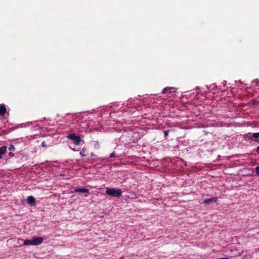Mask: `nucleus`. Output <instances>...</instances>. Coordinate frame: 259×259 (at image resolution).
<instances>
[{"label":"nucleus","mask_w":259,"mask_h":259,"mask_svg":"<svg viewBox=\"0 0 259 259\" xmlns=\"http://www.w3.org/2000/svg\"><path fill=\"white\" fill-rule=\"evenodd\" d=\"M78 119H79V116L77 117V113L68 114L63 116L61 121L64 123L66 126L70 127L71 125H74L76 127L78 124V122H77Z\"/></svg>","instance_id":"obj_1"},{"label":"nucleus","mask_w":259,"mask_h":259,"mask_svg":"<svg viewBox=\"0 0 259 259\" xmlns=\"http://www.w3.org/2000/svg\"><path fill=\"white\" fill-rule=\"evenodd\" d=\"M131 143H135L143 136V132L141 129L129 130Z\"/></svg>","instance_id":"obj_2"},{"label":"nucleus","mask_w":259,"mask_h":259,"mask_svg":"<svg viewBox=\"0 0 259 259\" xmlns=\"http://www.w3.org/2000/svg\"><path fill=\"white\" fill-rule=\"evenodd\" d=\"M106 194L111 197L119 198L122 195V191L120 189L108 188L106 189Z\"/></svg>","instance_id":"obj_3"},{"label":"nucleus","mask_w":259,"mask_h":259,"mask_svg":"<svg viewBox=\"0 0 259 259\" xmlns=\"http://www.w3.org/2000/svg\"><path fill=\"white\" fill-rule=\"evenodd\" d=\"M77 117L79 116V119L77 120V122H78V126H81L82 128H84L85 126H88V122L87 120L89 117L87 113L77 114Z\"/></svg>","instance_id":"obj_4"},{"label":"nucleus","mask_w":259,"mask_h":259,"mask_svg":"<svg viewBox=\"0 0 259 259\" xmlns=\"http://www.w3.org/2000/svg\"><path fill=\"white\" fill-rule=\"evenodd\" d=\"M130 133L128 130H124L122 132L121 136L119 138V141L123 144H130L131 140L130 138Z\"/></svg>","instance_id":"obj_5"},{"label":"nucleus","mask_w":259,"mask_h":259,"mask_svg":"<svg viewBox=\"0 0 259 259\" xmlns=\"http://www.w3.org/2000/svg\"><path fill=\"white\" fill-rule=\"evenodd\" d=\"M66 138L73 142L75 145H79L81 142V138L80 136L76 135L75 134H68Z\"/></svg>","instance_id":"obj_6"},{"label":"nucleus","mask_w":259,"mask_h":259,"mask_svg":"<svg viewBox=\"0 0 259 259\" xmlns=\"http://www.w3.org/2000/svg\"><path fill=\"white\" fill-rule=\"evenodd\" d=\"M72 192L78 193H80V194L89 193V189L88 188H84V187L74 188H73V190L72 191Z\"/></svg>","instance_id":"obj_7"},{"label":"nucleus","mask_w":259,"mask_h":259,"mask_svg":"<svg viewBox=\"0 0 259 259\" xmlns=\"http://www.w3.org/2000/svg\"><path fill=\"white\" fill-rule=\"evenodd\" d=\"M177 89L174 87H165L161 91V94H169L171 93H175Z\"/></svg>","instance_id":"obj_8"},{"label":"nucleus","mask_w":259,"mask_h":259,"mask_svg":"<svg viewBox=\"0 0 259 259\" xmlns=\"http://www.w3.org/2000/svg\"><path fill=\"white\" fill-rule=\"evenodd\" d=\"M218 197H214L210 198L204 199L201 201L199 202L201 204H208L210 202H216L218 201Z\"/></svg>","instance_id":"obj_9"},{"label":"nucleus","mask_w":259,"mask_h":259,"mask_svg":"<svg viewBox=\"0 0 259 259\" xmlns=\"http://www.w3.org/2000/svg\"><path fill=\"white\" fill-rule=\"evenodd\" d=\"M44 240L42 237H36L32 239L33 245H38L41 244Z\"/></svg>","instance_id":"obj_10"},{"label":"nucleus","mask_w":259,"mask_h":259,"mask_svg":"<svg viewBox=\"0 0 259 259\" xmlns=\"http://www.w3.org/2000/svg\"><path fill=\"white\" fill-rule=\"evenodd\" d=\"M27 203L30 206H33L36 203L35 198L32 196H29L27 198Z\"/></svg>","instance_id":"obj_11"},{"label":"nucleus","mask_w":259,"mask_h":259,"mask_svg":"<svg viewBox=\"0 0 259 259\" xmlns=\"http://www.w3.org/2000/svg\"><path fill=\"white\" fill-rule=\"evenodd\" d=\"M187 94L186 95H185V96L186 97H188V96L190 97L191 95H192V97L193 98H194L195 97H196L198 95V94H199V92L197 91V90H195L193 91H191L190 92H187Z\"/></svg>","instance_id":"obj_12"},{"label":"nucleus","mask_w":259,"mask_h":259,"mask_svg":"<svg viewBox=\"0 0 259 259\" xmlns=\"http://www.w3.org/2000/svg\"><path fill=\"white\" fill-rule=\"evenodd\" d=\"M122 156V153L117 151V149L115 148V151L112 152L109 155V158L120 157Z\"/></svg>","instance_id":"obj_13"},{"label":"nucleus","mask_w":259,"mask_h":259,"mask_svg":"<svg viewBox=\"0 0 259 259\" xmlns=\"http://www.w3.org/2000/svg\"><path fill=\"white\" fill-rule=\"evenodd\" d=\"M7 112V108L4 104H0V114L5 115Z\"/></svg>","instance_id":"obj_14"},{"label":"nucleus","mask_w":259,"mask_h":259,"mask_svg":"<svg viewBox=\"0 0 259 259\" xmlns=\"http://www.w3.org/2000/svg\"><path fill=\"white\" fill-rule=\"evenodd\" d=\"M7 151V147L3 146L0 147V159L2 158V155H4Z\"/></svg>","instance_id":"obj_15"},{"label":"nucleus","mask_w":259,"mask_h":259,"mask_svg":"<svg viewBox=\"0 0 259 259\" xmlns=\"http://www.w3.org/2000/svg\"><path fill=\"white\" fill-rule=\"evenodd\" d=\"M36 122V121H34L33 122H26V123H23L21 124L20 127H25L29 126L30 124H34Z\"/></svg>","instance_id":"obj_16"},{"label":"nucleus","mask_w":259,"mask_h":259,"mask_svg":"<svg viewBox=\"0 0 259 259\" xmlns=\"http://www.w3.org/2000/svg\"><path fill=\"white\" fill-rule=\"evenodd\" d=\"M24 244L26 246L33 245L32 239H26L24 241Z\"/></svg>","instance_id":"obj_17"},{"label":"nucleus","mask_w":259,"mask_h":259,"mask_svg":"<svg viewBox=\"0 0 259 259\" xmlns=\"http://www.w3.org/2000/svg\"><path fill=\"white\" fill-rule=\"evenodd\" d=\"M207 88L209 90H218L219 89L218 88V86L215 84H211L209 87H207Z\"/></svg>","instance_id":"obj_18"},{"label":"nucleus","mask_w":259,"mask_h":259,"mask_svg":"<svg viewBox=\"0 0 259 259\" xmlns=\"http://www.w3.org/2000/svg\"><path fill=\"white\" fill-rule=\"evenodd\" d=\"M79 154L82 157L85 156L87 155L86 149L85 148H82V150L80 151Z\"/></svg>","instance_id":"obj_19"},{"label":"nucleus","mask_w":259,"mask_h":259,"mask_svg":"<svg viewBox=\"0 0 259 259\" xmlns=\"http://www.w3.org/2000/svg\"><path fill=\"white\" fill-rule=\"evenodd\" d=\"M135 98L134 99H133V98L128 99V100L125 103H124L123 104V105H125L126 106H127L128 102H129L131 104H132L135 101Z\"/></svg>","instance_id":"obj_20"},{"label":"nucleus","mask_w":259,"mask_h":259,"mask_svg":"<svg viewBox=\"0 0 259 259\" xmlns=\"http://www.w3.org/2000/svg\"><path fill=\"white\" fill-rule=\"evenodd\" d=\"M169 130H164L163 131V134L165 139H166L167 136H168V133L169 132Z\"/></svg>","instance_id":"obj_21"},{"label":"nucleus","mask_w":259,"mask_h":259,"mask_svg":"<svg viewBox=\"0 0 259 259\" xmlns=\"http://www.w3.org/2000/svg\"><path fill=\"white\" fill-rule=\"evenodd\" d=\"M9 150L11 151H14L15 150V147L13 145L11 144L9 147Z\"/></svg>","instance_id":"obj_22"},{"label":"nucleus","mask_w":259,"mask_h":259,"mask_svg":"<svg viewBox=\"0 0 259 259\" xmlns=\"http://www.w3.org/2000/svg\"><path fill=\"white\" fill-rule=\"evenodd\" d=\"M252 136L255 139H257L259 138V132L258 133H254L252 134Z\"/></svg>","instance_id":"obj_23"},{"label":"nucleus","mask_w":259,"mask_h":259,"mask_svg":"<svg viewBox=\"0 0 259 259\" xmlns=\"http://www.w3.org/2000/svg\"><path fill=\"white\" fill-rule=\"evenodd\" d=\"M235 83H236V85L237 86H240L241 83H242V82L241 81V80H238V81H235Z\"/></svg>","instance_id":"obj_24"},{"label":"nucleus","mask_w":259,"mask_h":259,"mask_svg":"<svg viewBox=\"0 0 259 259\" xmlns=\"http://www.w3.org/2000/svg\"><path fill=\"white\" fill-rule=\"evenodd\" d=\"M253 83L256 86H258L259 81L258 79H256L254 81H253Z\"/></svg>","instance_id":"obj_25"},{"label":"nucleus","mask_w":259,"mask_h":259,"mask_svg":"<svg viewBox=\"0 0 259 259\" xmlns=\"http://www.w3.org/2000/svg\"><path fill=\"white\" fill-rule=\"evenodd\" d=\"M255 171L257 175H259V166H257L255 167Z\"/></svg>","instance_id":"obj_26"},{"label":"nucleus","mask_w":259,"mask_h":259,"mask_svg":"<svg viewBox=\"0 0 259 259\" xmlns=\"http://www.w3.org/2000/svg\"><path fill=\"white\" fill-rule=\"evenodd\" d=\"M9 156L11 157H14L15 156V154L14 153L10 152L9 153Z\"/></svg>","instance_id":"obj_27"},{"label":"nucleus","mask_w":259,"mask_h":259,"mask_svg":"<svg viewBox=\"0 0 259 259\" xmlns=\"http://www.w3.org/2000/svg\"><path fill=\"white\" fill-rule=\"evenodd\" d=\"M70 148L74 151H77L78 149H75V148H72L71 146H70Z\"/></svg>","instance_id":"obj_28"},{"label":"nucleus","mask_w":259,"mask_h":259,"mask_svg":"<svg viewBox=\"0 0 259 259\" xmlns=\"http://www.w3.org/2000/svg\"><path fill=\"white\" fill-rule=\"evenodd\" d=\"M41 146H43V147H45V146H46V144H45V142H42L41 143Z\"/></svg>","instance_id":"obj_29"},{"label":"nucleus","mask_w":259,"mask_h":259,"mask_svg":"<svg viewBox=\"0 0 259 259\" xmlns=\"http://www.w3.org/2000/svg\"><path fill=\"white\" fill-rule=\"evenodd\" d=\"M227 84V81H224L223 82V85L224 87H225Z\"/></svg>","instance_id":"obj_30"},{"label":"nucleus","mask_w":259,"mask_h":259,"mask_svg":"<svg viewBox=\"0 0 259 259\" xmlns=\"http://www.w3.org/2000/svg\"><path fill=\"white\" fill-rule=\"evenodd\" d=\"M91 156L93 157L96 156L93 152L91 153Z\"/></svg>","instance_id":"obj_31"},{"label":"nucleus","mask_w":259,"mask_h":259,"mask_svg":"<svg viewBox=\"0 0 259 259\" xmlns=\"http://www.w3.org/2000/svg\"><path fill=\"white\" fill-rule=\"evenodd\" d=\"M95 148H99V144H98V143H97V144H96V145H95Z\"/></svg>","instance_id":"obj_32"},{"label":"nucleus","mask_w":259,"mask_h":259,"mask_svg":"<svg viewBox=\"0 0 259 259\" xmlns=\"http://www.w3.org/2000/svg\"><path fill=\"white\" fill-rule=\"evenodd\" d=\"M256 151L259 153V146L257 147Z\"/></svg>","instance_id":"obj_33"},{"label":"nucleus","mask_w":259,"mask_h":259,"mask_svg":"<svg viewBox=\"0 0 259 259\" xmlns=\"http://www.w3.org/2000/svg\"><path fill=\"white\" fill-rule=\"evenodd\" d=\"M218 259H229L228 257H221V258H219Z\"/></svg>","instance_id":"obj_34"},{"label":"nucleus","mask_w":259,"mask_h":259,"mask_svg":"<svg viewBox=\"0 0 259 259\" xmlns=\"http://www.w3.org/2000/svg\"><path fill=\"white\" fill-rule=\"evenodd\" d=\"M113 105L116 106V103H113Z\"/></svg>","instance_id":"obj_35"}]
</instances>
